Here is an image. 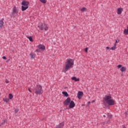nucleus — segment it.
Instances as JSON below:
<instances>
[{"instance_id":"nucleus-12","label":"nucleus","mask_w":128,"mask_h":128,"mask_svg":"<svg viewBox=\"0 0 128 128\" xmlns=\"http://www.w3.org/2000/svg\"><path fill=\"white\" fill-rule=\"evenodd\" d=\"M8 122V120L6 119H4L2 122L0 124V126H4V124Z\"/></svg>"},{"instance_id":"nucleus-20","label":"nucleus","mask_w":128,"mask_h":128,"mask_svg":"<svg viewBox=\"0 0 128 128\" xmlns=\"http://www.w3.org/2000/svg\"><path fill=\"white\" fill-rule=\"evenodd\" d=\"M120 70H121L122 72H126V67H124V66H122V67L121 68Z\"/></svg>"},{"instance_id":"nucleus-19","label":"nucleus","mask_w":128,"mask_h":128,"mask_svg":"<svg viewBox=\"0 0 128 128\" xmlns=\"http://www.w3.org/2000/svg\"><path fill=\"white\" fill-rule=\"evenodd\" d=\"M62 94H64V96H68V94L66 92H62Z\"/></svg>"},{"instance_id":"nucleus-27","label":"nucleus","mask_w":128,"mask_h":128,"mask_svg":"<svg viewBox=\"0 0 128 128\" xmlns=\"http://www.w3.org/2000/svg\"><path fill=\"white\" fill-rule=\"evenodd\" d=\"M14 112H15V114H18V109L15 110Z\"/></svg>"},{"instance_id":"nucleus-37","label":"nucleus","mask_w":128,"mask_h":128,"mask_svg":"<svg viewBox=\"0 0 128 128\" xmlns=\"http://www.w3.org/2000/svg\"><path fill=\"white\" fill-rule=\"evenodd\" d=\"M92 102H94V100H93L92 101Z\"/></svg>"},{"instance_id":"nucleus-33","label":"nucleus","mask_w":128,"mask_h":128,"mask_svg":"<svg viewBox=\"0 0 128 128\" xmlns=\"http://www.w3.org/2000/svg\"><path fill=\"white\" fill-rule=\"evenodd\" d=\"M106 50H110V47L109 46H107L106 48Z\"/></svg>"},{"instance_id":"nucleus-29","label":"nucleus","mask_w":128,"mask_h":128,"mask_svg":"<svg viewBox=\"0 0 128 128\" xmlns=\"http://www.w3.org/2000/svg\"><path fill=\"white\" fill-rule=\"evenodd\" d=\"M117 66H118V68H122V65L119 64V65H118Z\"/></svg>"},{"instance_id":"nucleus-8","label":"nucleus","mask_w":128,"mask_h":128,"mask_svg":"<svg viewBox=\"0 0 128 128\" xmlns=\"http://www.w3.org/2000/svg\"><path fill=\"white\" fill-rule=\"evenodd\" d=\"M74 106H76V104H74V102L72 100L70 101L69 104V108H74Z\"/></svg>"},{"instance_id":"nucleus-11","label":"nucleus","mask_w":128,"mask_h":128,"mask_svg":"<svg viewBox=\"0 0 128 128\" xmlns=\"http://www.w3.org/2000/svg\"><path fill=\"white\" fill-rule=\"evenodd\" d=\"M122 10H123V8H118L117 9V14H121Z\"/></svg>"},{"instance_id":"nucleus-25","label":"nucleus","mask_w":128,"mask_h":128,"mask_svg":"<svg viewBox=\"0 0 128 128\" xmlns=\"http://www.w3.org/2000/svg\"><path fill=\"white\" fill-rule=\"evenodd\" d=\"M107 116L108 118H112V115H110V114L108 113L107 114Z\"/></svg>"},{"instance_id":"nucleus-7","label":"nucleus","mask_w":128,"mask_h":128,"mask_svg":"<svg viewBox=\"0 0 128 128\" xmlns=\"http://www.w3.org/2000/svg\"><path fill=\"white\" fill-rule=\"evenodd\" d=\"M70 98H68L64 101V106H68L70 102Z\"/></svg>"},{"instance_id":"nucleus-17","label":"nucleus","mask_w":128,"mask_h":128,"mask_svg":"<svg viewBox=\"0 0 128 128\" xmlns=\"http://www.w3.org/2000/svg\"><path fill=\"white\" fill-rule=\"evenodd\" d=\"M124 34H128V26H127L126 29L124 30Z\"/></svg>"},{"instance_id":"nucleus-38","label":"nucleus","mask_w":128,"mask_h":128,"mask_svg":"<svg viewBox=\"0 0 128 128\" xmlns=\"http://www.w3.org/2000/svg\"><path fill=\"white\" fill-rule=\"evenodd\" d=\"M104 116V118H106V116H105V115H104V116Z\"/></svg>"},{"instance_id":"nucleus-18","label":"nucleus","mask_w":128,"mask_h":128,"mask_svg":"<svg viewBox=\"0 0 128 128\" xmlns=\"http://www.w3.org/2000/svg\"><path fill=\"white\" fill-rule=\"evenodd\" d=\"M3 100L4 102H5L8 103L10 102V99L8 98H4Z\"/></svg>"},{"instance_id":"nucleus-2","label":"nucleus","mask_w":128,"mask_h":128,"mask_svg":"<svg viewBox=\"0 0 128 128\" xmlns=\"http://www.w3.org/2000/svg\"><path fill=\"white\" fill-rule=\"evenodd\" d=\"M104 100L105 102H106V104H108V106H114L116 102L114 100L112 99V96H105Z\"/></svg>"},{"instance_id":"nucleus-15","label":"nucleus","mask_w":128,"mask_h":128,"mask_svg":"<svg viewBox=\"0 0 128 128\" xmlns=\"http://www.w3.org/2000/svg\"><path fill=\"white\" fill-rule=\"evenodd\" d=\"M30 56L31 58H36V53H31L30 54Z\"/></svg>"},{"instance_id":"nucleus-10","label":"nucleus","mask_w":128,"mask_h":128,"mask_svg":"<svg viewBox=\"0 0 128 128\" xmlns=\"http://www.w3.org/2000/svg\"><path fill=\"white\" fill-rule=\"evenodd\" d=\"M38 48L40 50H46V46L42 44H39Z\"/></svg>"},{"instance_id":"nucleus-6","label":"nucleus","mask_w":128,"mask_h":128,"mask_svg":"<svg viewBox=\"0 0 128 128\" xmlns=\"http://www.w3.org/2000/svg\"><path fill=\"white\" fill-rule=\"evenodd\" d=\"M18 10L16 8V6H14L12 8V14L14 18H16V16H18Z\"/></svg>"},{"instance_id":"nucleus-28","label":"nucleus","mask_w":128,"mask_h":128,"mask_svg":"<svg viewBox=\"0 0 128 128\" xmlns=\"http://www.w3.org/2000/svg\"><path fill=\"white\" fill-rule=\"evenodd\" d=\"M88 48H86L84 49V52H88Z\"/></svg>"},{"instance_id":"nucleus-35","label":"nucleus","mask_w":128,"mask_h":128,"mask_svg":"<svg viewBox=\"0 0 128 128\" xmlns=\"http://www.w3.org/2000/svg\"><path fill=\"white\" fill-rule=\"evenodd\" d=\"M28 90H29L30 92H32V91L30 90V88H28Z\"/></svg>"},{"instance_id":"nucleus-14","label":"nucleus","mask_w":128,"mask_h":128,"mask_svg":"<svg viewBox=\"0 0 128 128\" xmlns=\"http://www.w3.org/2000/svg\"><path fill=\"white\" fill-rule=\"evenodd\" d=\"M72 80H74L75 82H80V78H76V77H74V76L72 77Z\"/></svg>"},{"instance_id":"nucleus-4","label":"nucleus","mask_w":128,"mask_h":128,"mask_svg":"<svg viewBox=\"0 0 128 128\" xmlns=\"http://www.w3.org/2000/svg\"><path fill=\"white\" fill-rule=\"evenodd\" d=\"M36 90L35 94H42V87L40 85H36V88H34Z\"/></svg>"},{"instance_id":"nucleus-13","label":"nucleus","mask_w":128,"mask_h":128,"mask_svg":"<svg viewBox=\"0 0 128 128\" xmlns=\"http://www.w3.org/2000/svg\"><path fill=\"white\" fill-rule=\"evenodd\" d=\"M84 94V92H78V98H79V100L80 98V96H82Z\"/></svg>"},{"instance_id":"nucleus-16","label":"nucleus","mask_w":128,"mask_h":128,"mask_svg":"<svg viewBox=\"0 0 128 128\" xmlns=\"http://www.w3.org/2000/svg\"><path fill=\"white\" fill-rule=\"evenodd\" d=\"M2 26H4V20H0V28H2Z\"/></svg>"},{"instance_id":"nucleus-24","label":"nucleus","mask_w":128,"mask_h":128,"mask_svg":"<svg viewBox=\"0 0 128 128\" xmlns=\"http://www.w3.org/2000/svg\"><path fill=\"white\" fill-rule=\"evenodd\" d=\"M28 38L30 42H32V36H28Z\"/></svg>"},{"instance_id":"nucleus-31","label":"nucleus","mask_w":128,"mask_h":128,"mask_svg":"<svg viewBox=\"0 0 128 128\" xmlns=\"http://www.w3.org/2000/svg\"><path fill=\"white\" fill-rule=\"evenodd\" d=\"M6 84H8L10 82V81H8V80H6Z\"/></svg>"},{"instance_id":"nucleus-5","label":"nucleus","mask_w":128,"mask_h":128,"mask_svg":"<svg viewBox=\"0 0 128 128\" xmlns=\"http://www.w3.org/2000/svg\"><path fill=\"white\" fill-rule=\"evenodd\" d=\"M38 28H40V30H44L46 32L48 30V27L46 24H41L38 26Z\"/></svg>"},{"instance_id":"nucleus-32","label":"nucleus","mask_w":128,"mask_h":128,"mask_svg":"<svg viewBox=\"0 0 128 128\" xmlns=\"http://www.w3.org/2000/svg\"><path fill=\"white\" fill-rule=\"evenodd\" d=\"M120 40H116V43L115 44H118V42H119Z\"/></svg>"},{"instance_id":"nucleus-22","label":"nucleus","mask_w":128,"mask_h":128,"mask_svg":"<svg viewBox=\"0 0 128 128\" xmlns=\"http://www.w3.org/2000/svg\"><path fill=\"white\" fill-rule=\"evenodd\" d=\"M42 4H46V0H39Z\"/></svg>"},{"instance_id":"nucleus-23","label":"nucleus","mask_w":128,"mask_h":128,"mask_svg":"<svg viewBox=\"0 0 128 128\" xmlns=\"http://www.w3.org/2000/svg\"><path fill=\"white\" fill-rule=\"evenodd\" d=\"M81 12H86V8H82L80 9Z\"/></svg>"},{"instance_id":"nucleus-1","label":"nucleus","mask_w":128,"mask_h":128,"mask_svg":"<svg viewBox=\"0 0 128 128\" xmlns=\"http://www.w3.org/2000/svg\"><path fill=\"white\" fill-rule=\"evenodd\" d=\"M74 61L72 59H68L65 63L64 72H68V70H70V68H72L74 66Z\"/></svg>"},{"instance_id":"nucleus-3","label":"nucleus","mask_w":128,"mask_h":128,"mask_svg":"<svg viewBox=\"0 0 128 128\" xmlns=\"http://www.w3.org/2000/svg\"><path fill=\"white\" fill-rule=\"evenodd\" d=\"M28 4H30V2L23 1L22 3V12H24V10H26L28 8Z\"/></svg>"},{"instance_id":"nucleus-39","label":"nucleus","mask_w":128,"mask_h":128,"mask_svg":"<svg viewBox=\"0 0 128 128\" xmlns=\"http://www.w3.org/2000/svg\"><path fill=\"white\" fill-rule=\"evenodd\" d=\"M123 128H126L124 126L123 127Z\"/></svg>"},{"instance_id":"nucleus-9","label":"nucleus","mask_w":128,"mask_h":128,"mask_svg":"<svg viewBox=\"0 0 128 128\" xmlns=\"http://www.w3.org/2000/svg\"><path fill=\"white\" fill-rule=\"evenodd\" d=\"M64 122H62L60 124L56 125L55 128H64Z\"/></svg>"},{"instance_id":"nucleus-34","label":"nucleus","mask_w":128,"mask_h":128,"mask_svg":"<svg viewBox=\"0 0 128 128\" xmlns=\"http://www.w3.org/2000/svg\"><path fill=\"white\" fill-rule=\"evenodd\" d=\"M114 46L115 48H116V43H115V44H114Z\"/></svg>"},{"instance_id":"nucleus-36","label":"nucleus","mask_w":128,"mask_h":128,"mask_svg":"<svg viewBox=\"0 0 128 128\" xmlns=\"http://www.w3.org/2000/svg\"><path fill=\"white\" fill-rule=\"evenodd\" d=\"M36 52H38V50H36Z\"/></svg>"},{"instance_id":"nucleus-30","label":"nucleus","mask_w":128,"mask_h":128,"mask_svg":"<svg viewBox=\"0 0 128 128\" xmlns=\"http://www.w3.org/2000/svg\"><path fill=\"white\" fill-rule=\"evenodd\" d=\"M2 58H3V60H6V57L4 56H3L2 57Z\"/></svg>"},{"instance_id":"nucleus-21","label":"nucleus","mask_w":128,"mask_h":128,"mask_svg":"<svg viewBox=\"0 0 128 128\" xmlns=\"http://www.w3.org/2000/svg\"><path fill=\"white\" fill-rule=\"evenodd\" d=\"M12 98H14L12 94H10L9 96H8L9 100H12Z\"/></svg>"},{"instance_id":"nucleus-26","label":"nucleus","mask_w":128,"mask_h":128,"mask_svg":"<svg viewBox=\"0 0 128 128\" xmlns=\"http://www.w3.org/2000/svg\"><path fill=\"white\" fill-rule=\"evenodd\" d=\"M116 48L114 46H112L111 48H110V50H116Z\"/></svg>"}]
</instances>
